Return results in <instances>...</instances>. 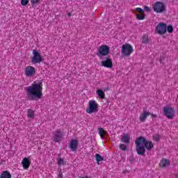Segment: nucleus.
<instances>
[{
	"instance_id": "obj_1",
	"label": "nucleus",
	"mask_w": 178,
	"mask_h": 178,
	"mask_svg": "<svg viewBox=\"0 0 178 178\" xmlns=\"http://www.w3.org/2000/svg\"><path fill=\"white\" fill-rule=\"evenodd\" d=\"M26 97L29 101H38L42 98V82L34 81L26 88Z\"/></svg>"
},
{
	"instance_id": "obj_2",
	"label": "nucleus",
	"mask_w": 178,
	"mask_h": 178,
	"mask_svg": "<svg viewBox=\"0 0 178 178\" xmlns=\"http://www.w3.org/2000/svg\"><path fill=\"white\" fill-rule=\"evenodd\" d=\"M135 145L138 155H140L142 156L145 155L147 149V151H151L152 148H154V143H152V141H149L147 138L143 136L136 138L135 140Z\"/></svg>"
},
{
	"instance_id": "obj_3",
	"label": "nucleus",
	"mask_w": 178,
	"mask_h": 178,
	"mask_svg": "<svg viewBox=\"0 0 178 178\" xmlns=\"http://www.w3.org/2000/svg\"><path fill=\"white\" fill-rule=\"evenodd\" d=\"M152 8L156 13H165L166 12V4L161 1H156Z\"/></svg>"
},
{
	"instance_id": "obj_4",
	"label": "nucleus",
	"mask_w": 178,
	"mask_h": 178,
	"mask_svg": "<svg viewBox=\"0 0 178 178\" xmlns=\"http://www.w3.org/2000/svg\"><path fill=\"white\" fill-rule=\"evenodd\" d=\"M65 136V133L60 130H56L53 132V136L51 140L54 143H62L63 137Z\"/></svg>"
},
{
	"instance_id": "obj_5",
	"label": "nucleus",
	"mask_w": 178,
	"mask_h": 178,
	"mask_svg": "<svg viewBox=\"0 0 178 178\" xmlns=\"http://www.w3.org/2000/svg\"><path fill=\"white\" fill-rule=\"evenodd\" d=\"M86 112L87 113H96V112H98V104H97L95 100L89 101Z\"/></svg>"
},
{
	"instance_id": "obj_6",
	"label": "nucleus",
	"mask_w": 178,
	"mask_h": 178,
	"mask_svg": "<svg viewBox=\"0 0 178 178\" xmlns=\"http://www.w3.org/2000/svg\"><path fill=\"white\" fill-rule=\"evenodd\" d=\"M121 52L124 56H130L133 54V47L129 44H123Z\"/></svg>"
},
{
	"instance_id": "obj_7",
	"label": "nucleus",
	"mask_w": 178,
	"mask_h": 178,
	"mask_svg": "<svg viewBox=\"0 0 178 178\" xmlns=\"http://www.w3.org/2000/svg\"><path fill=\"white\" fill-rule=\"evenodd\" d=\"M164 116L167 119H173L175 118V108L169 106L163 107V108Z\"/></svg>"
},
{
	"instance_id": "obj_8",
	"label": "nucleus",
	"mask_w": 178,
	"mask_h": 178,
	"mask_svg": "<svg viewBox=\"0 0 178 178\" xmlns=\"http://www.w3.org/2000/svg\"><path fill=\"white\" fill-rule=\"evenodd\" d=\"M32 54L33 55L31 60L32 63L35 65V63H41V62H42V57L38 51L33 49Z\"/></svg>"
},
{
	"instance_id": "obj_9",
	"label": "nucleus",
	"mask_w": 178,
	"mask_h": 178,
	"mask_svg": "<svg viewBox=\"0 0 178 178\" xmlns=\"http://www.w3.org/2000/svg\"><path fill=\"white\" fill-rule=\"evenodd\" d=\"M109 47L102 45L98 49L97 56H106L109 54Z\"/></svg>"
},
{
	"instance_id": "obj_10",
	"label": "nucleus",
	"mask_w": 178,
	"mask_h": 178,
	"mask_svg": "<svg viewBox=\"0 0 178 178\" xmlns=\"http://www.w3.org/2000/svg\"><path fill=\"white\" fill-rule=\"evenodd\" d=\"M167 26L166 24L163 22L159 23L157 26L156 27V32L161 35L165 34L167 31Z\"/></svg>"
},
{
	"instance_id": "obj_11",
	"label": "nucleus",
	"mask_w": 178,
	"mask_h": 178,
	"mask_svg": "<svg viewBox=\"0 0 178 178\" xmlns=\"http://www.w3.org/2000/svg\"><path fill=\"white\" fill-rule=\"evenodd\" d=\"M24 73L26 77H34L35 76V68L33 66H27L24 69Z\"/></svg>"
},
{
	"instance_id": "obj_12",
	"label": "nucleus",
	"mask_w": 178,
	"mask_h": 178,
	"mask_svg": "<svg viewBox=\"0 0 178 178\" xmlns=\"http://www.w3.org/2000/svg\"><path fill=\"white\" fill-rule=\"evenodd\" d=\"M102 66H104V67H108V69L112 68L113 66V64H112V58H107L105 60H102Z\"/></svg>"
},
{
	"instance_id": "obj_13",
	"label": "nucleus",
	"mask_w": 178,
	"mask_h": 178,
	"mask_svg": "<svg viewBox=\"0 0 178 178\" xmlns=\"http://www.w3.org/2000/svg\"><path fill=\"white\" fill-rule=\"evenodd\" d=\"M22 168L27 170L30 168V165H31V161L27 157H24L22 161Z\"/></svg>"
},
{
	"instance_id": "obj_14",
	"label": "nucleus",
	"mask_w": 178,
	"mask_h": 178,
	"mask_svg": "<svg viewBox=\"0 0 178 178\" xmlns=\"http://www.w3.org/2000/svg\"><path fill=\"white\" fill-rule=\"evenodd\" d=\"M79 147V140L76 139H72L70 143V148L71 151H76Z\"/></svg>"
},
{
	"instance_id": "obj_15",
	"label": "nucleus",
	"mask_w": 178,
	"mask_h": 178,
	"mask_svg": "<svg viewBox=\"0 0 178 178\" xmlns=\"http://www.w3.org/2000/svg\"><path fill=\"white\" fill-rule=\"evenodd\" d=\"M149 115H151V113H148L144 111L143 113L140 114L139 118L140 122H145V120H147V117L149 116Z\"/></svg>"
},
{
	"instance_id": "obj_16",
	"label": "nucleus",
	"mask_w": 178,
	"mask_h": 178,
	"mask_svg": "<svg viewBox=\"0 0 178 178\" xmlns=\"http://www.w3.org/2000/svg\"><path fill=\"white\" fill-rule=\"evenodd\" d=\"M169 165H170V161L166 159L161 160L160 162L161 168H165L166 166H169Z\"/></svg>"
},
{
	"instance_id": "obj_17",
	"label": "nucleus",
	"mask_w": 178,
	"mask_h": 178,
	"mask_svg": "<svg viewBox=\"0 0 178 178\" xmlns=\"http://www.w3.org/2000/svg\"><path fill=\"white\" fill-rule=\"evenodd\" d=\"M121 141L124 144H129L130 143V136L127 134H124L123 136H122Z\"/></svg>"
},
{
	"instance_id": "obj_18",
	"label": "nucleus",
	"mask_w": 178,
	"mask_h": 178,
	"mask_svg": "<svg viewBox=\"0 0 178 178\" xmlns=\"http://www.w3.org/2000/svg\"><path fill=\"white\" fill-rule=\"evenodd\" d=\"M0 178H12V175L9 171H3L0 175Z\"/></svg>"
},
{
	"instance_id": "obj_19",
	"label": "nucleus",
	"mask_w": 178,
	"mask_h": 178,
	"mask_svg": "<svg viewBox=\"0 0 178 178\" xmlns=\"http://www.w3.org/2000/svg\"><path fill=\"white\" fill-rule=\"evenodd\" d=\"M96 94L99 97V98H102V99H105V92L102 91V90L99 89L96 91Z\"/></svg>"
},
{
	"instance_id": "obj_20",
	"label": "nucleus",
	"mask_w": 178,
	"mask_h": 178,
	"mask_svg": "<svg viewBox=\"0 0 178 178\" xmlns=\"http://www.w3.org/2000/svg\"><path fill=\"white\" fill-rule=\"evenodd\" d=\"M99 135L100 136L101 138H104L105 137V130H104V128L100 127L98 128Z\"/></svg>"
},
{
	"instance_id": "obj_21",
	"label": "nucleus",
	"mask_w": 178,
	"mask_h": 178,
	"mask_svg": "<svg viewBox=\"0 0 178 178\" xmlns=\"http://www.w3.org/2000/svg\"><path fill=\"white\" fill-rule=\"evenodd\" d=\"M136 19H138V20H144V19H145V15L144 13L136 14Z\"/></svg>"
},
{
	"instance_id": "obj_22",
	"label": "nucleus",
	"mask_w": 178,
	"mask_h": 178,
	"mask_svg": "<svg viewBox=\"0 0 178 178\" xmlns=\"http://www.w3.org/2000/svg\"><path fill=\"white\" fill-rule=\"evenodd\" d=\"M95 158L97 162H101V161H104V157H102V156H101L99 154H96L95 155Z\"/></svg>"
},
{
	"instance_id": "obj_23",
	"label": "nucleus",
	"mask_w": 178,
	"mask_h": 178,
	"mask_svg": "<svg viewBox=\"0 0 178 178\" xmlns=\"http://www.w3.org/2000/svg\"><path fill=\"white\" fill-rule=\"evenodd\" d=\"M149 39L148 38V36L147 35H143L142 39V43L143 44H149Z\"/></svg>"
},
{
	"instance_id": "obj_24",
	"label": "nucleus",
	"mask_w": 178,
	"mask_h": 178,
	"mask_svg": "<svg viewBox=\"0 0 178 178\" xmlns=\"http://www.w3.org/2000/svg\"><path fill=\"white\" fill-rule=\"evenodd\" d=\"M28 118L33 119L34 118V111L31 109L28 110Z\"/></svg>"
},
{
	"instance_id": "obj_25",
	"label": "nucleus",
	"mask_w": 178,
	"mask_h": 178,
	"mask_svg": "<svg viewBox=\"0 0 178 178\" xmlns=\"http://www.w3.org/2000/svg\"><path fill=\"white\" fill-rule=\"evenodd\" d=\"M58 166H62L63 165H65V160H63V159H58Z\"/></svg>"
},
{
	"instance_id": "obj_26",
	"label": "nucleus",
	"mask_w": 178,
	"mask_h": 178,
	"mask_svg": "<svg viewBox=\"0 0 178 178\" xmlns=\"http://www.w3.org/2000/svg\"><path fill=\"white\" fill-rule=\"evenodd\" d=\"M154 140H155L156 142L159 141L161 140V135L156 134L153 136Z\"/></svg>"
},
{
	"instance_id": "obj_27",
	"label": "nucleus",
	"mask_w": 178,
	"mask_h": 178,
	"mask_svg": "<svg viewBox=\"0 0 178 178\" xmlns=\"http://www.w3.org/2000/svg\"><path fill=\"white\" fill-rule=\"evenodd\" d=\"M120 148L122 151H126V149H127V146H126V145H124V144H120Z\"/></svg>"
},
{
	"instance_id": "obj_28",
	"label": "nucleus",
	"mask_w": 178,
	"mask_h": 178,
	"mask_svg": "<svg viewBox=\"0 0 178 178\" xmlns=\"http://www.w3.org/2000/svg\"><path fill=\"white\" fill-rule=\"evenodd\" d=\"M167 31H168L169 33H173V26L172 25H169L167 27Z\"/></svg>"
},
{
	"instance_id": "obj_29",
	"label": "nucleus",
	"mask_w": 178,
	"mask_h": 178,
	"mask_svg": "<svg viewBox=\"0 0 178 178\" xmlns=\"http://www.w3.org/2000/svg\"><path fill=\"white\" fill-rule=\"evenodd\" d=\"M28 3H29V1H21V4L23 6H26V5H28Z\"/></svg>"
},
{
	"instance_id": "obj_30",
	"label": "nucleus",
	"mask_w": 178,
	"mask_h": 178,
	"mask_svg": "<svg viewBox=\"0 0 178 178\" xmlns=\"http://www.w3.org/2000/svg\"><path fill=\"white\" fill-rule=\"evenodd\" d=\"M136 11H138L139 13H144V10H143L141 8H136Z\"/></svg>"
},
{
	"instance_id": "obj_31",
	"label": "nucleus",
	"mask_w": 178,
	"mask_h": 178,
	"mask_svg": "<svg viewBox=\"0 0 178 178\" xmlns=\"http://www.w3.org/2000/svg\"><path fill=\"white\" fill-rule=\"evenodd\" d=\"M31 3L33 6H35L36 5H38V1H31Z\"/></svg>"
},
{
	"instance_id": "obj_32",
	"label": "nucleus",
	"mask_w": 178,
	"mask_h": 178,
	"mask_svg": "<svg viewBox=\"0 0 178 178\" xmlns=\"http://www.w3.org/2000/svg\"><path fill=\"white\" fill-rule=\"evenodd\" d=\"M144 10H146V12H151V8L148 6H145Z\"/></svg>"
},
{
	"instance_id": "obj_33",
	"label": "nucleus",
	"mask_w": 178,
	"mask_h": 178,
	"mask_svg": "<svg viewBox=\"0 0 178 178\" xmlns=\"http://www.w3.org/2000/svg\"><path fill=\"white\" fill-rule=\"evenodd\" d=\"M163 60H165V58L162 56H160V63H163Z\"/></svg>"
},
{
	"instance_id": "obj_34",
	"label": "nucleus",
	"mask_w": 178,
	"mask_h": 178,
	"mask_svg": "<svg viewBox=\"0 0 178 178\" xmlns=\"http://www.w3.org/2000/svg\"><path fill=\"white\" fill-rule=\"evenodd\" d=\"M104 91H109V87H106L104 88Z\"/></svg>"
},
{
	"instance_id": "obj_35",
	"label": "nucleus",
	"mask_w": 178,
	"mask_h": 178,
	"mask_svg": "<svg viewBox=\"0 0 178 178\" xmlns=\"http://www.w3.org/2000/svg\"><path fill=\"white\" fill-rule=\"evenodd\" d=\"M67 16H68V17H70V16H72V13H67Z\"/></svg>"
},
{
	"instance_id": "obj_36",
	"label": "nucleus",
	"mask_w": 178,
	"mask_h": 178,
	"mask_svg": "<svg viewBox=\"0 0 178 178\" xmlns=\"http://www.w3.org/2000/svg\"><path fill=\"white\" fill-rule=\"evenodd\" d=\"M152 118H156V115H155V114H152Z\"/></svg>"
},
{
	"instance_id": "obj_37",
	"label": "nucleus",
	"mask_w": 178,
	"mask_h": 178,
	"mask_svg": "<svg viewBox=\"0 0 178 178\" xmlns=\"http://www.w3.org/2000/svg\"><path fill=\"white\" fill-rule=\"evenodd\" d=\"M31 1H38V0H31Z\"/></svg>"
},
{
	"instance_id": "obj_38",
	"label": "nucleus",
	"mask_w": 178,
	"mask_h": 178,
	"mask_svg": "<svg viewBox=\"0 0 178 178\" xmlns=\"http://www.w3.org/2000/svg\"><path fill=\"white\" fill-rule=\"evenodd\" d=\"M22 1H29V0H22Z\"/></svg>"
},
{
	"instance_id": "obj_39",
	"label": "nucleus",
	"mask_w": 178,
	"mask_h": 178,
	"mask_svg": "<svg viewBox=\"0 0 178 178\" xmlns=\"http://www.w3.org/2000/svg\"><path fill=\"white\" fill-rule=\"evenodd\" d=\"M100 59H102V57H100Z\"/></svg>"
},
{
	"instance_id": "obj_40",
	"label": "nucleus",
	"mask_w": 178,
	"mask_h": 178,
	"mask_svg": "<svg viewBox=\"0 0 178 178\" xmlns=\"http://www.w3.org/2000/svg\"><path fill=\"white\" fill-rule=\"evenodd\" d=\"M176 178H178L177 177Z\"/></svg>"
}]
</instances>
